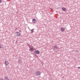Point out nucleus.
<instances>
[{
  "label": "nucleus",
  "mask_w": 80,
  "mask_h": 80,
  "mask_svg": "<svg viewBox=\"0 0 80 80\" xmlns=\"http://www.w3.org/2000/svg\"><path fill=\"white\" fill-rule=\"evenodd\" d=\"M29 50L30 52H32L35 50V48H34L32 46H29Z\"/></svg>",
  "instance_id": "f257e3e1"
},
{
  "label": "nucleus",
  "mask_w": 80,
  "mask_h": 80,
  "mask_svg": "<svg viewBox=\"0 0 80 80\" xmlns=\"http://www.w3.org/2000/svg\"><path fill=\"white\" fill-rule=\"evenodd\" d=\"M36 75L37 76H39L41 75V72L39 71H37L36 72Z\"/></svg>",
  "instance_id": "f03ea898"
},
{
  "label": "nucleus",
  "mask_w": 80,
  "mask_h": 80,
  "mask_svg": "<svg viewBox=\"0 0 80 80\" xmlns=\"http://www.w3.org/2000/svg\"><path fill=\"white\" fill-rule=\"evenodd\" d=\"M15 33L16 34V36L17 37H20V33L19 32H16Z\"/></svg>",
  "instance_id": "7ed1b4c3"
},
{
  "label": "nucleus",
  "mask_w": 80,
  "mask_h": 80,
  "mask_svg": "<svg viewBox=\"0 0 80 80\" xmlns=\"http://www.w3.org/2000/svg\"><path fill=\"white\" fill-rule=\"evenodd\" d=\"M34 52L35 53H36V54H38V55L40 54V51L38 50H37L34 51Z\"/></svg>",
  "instance_id": "20e7f679"
},
{
  "label": "nucleus",
  "mask_w": 80,
  "mask_h": 80,
  "mask_svg": "<svg viewBox=\"0 0 80 80\" xmlns=\"http://www.w3.org/2000/svg\"><path fill=\"white\" fill-rule=\"evenodd\" d=\"M62 10L63 12H66L67 11V9L65 8H62Z\"/></svg>",
  "instance_id": "39448f33"
},
{
  "label": "nucleus",
  "mask_w": 80,
  "mask_h": 80,
  "mask_svg": "<svg viewBox=\"0 0 80 80\" xmlns=\"http://www.w3.org/2000/svg\"><path fill=\"white\" fill-rule=\"evenodd\" d=\"M60 30L61 32H64V31H65V28L63 27L61 28L60 29Z\"/></svg>",
  "instance_id": "423d86ee"
},
{
  "label": "nucleus",
  "mask_w": 80,
  "mask_h": 80,
  "mask_svg": "<svg viewBox=\"0 0 80 80\" xmlns=\"http://www.w3.org/2000/svg\"><path fill=\"white\" fill-rule=\"evenodd\" d=\"M37 22V20H36V19H32V22L33 23H35Z\"/></svg>",
  "instance_id": "0eeeda50"
},
{
  "label": "nucleus",
  "mask_w": 80,
  "mask_h": 80,
  "mask_svg": "<svg viewBox=\"0 0 80 80\" xmlns=\"http://www.w3.org/2000/svg\"><path fill=\"white\" fill-rule=\"evenodd\" d=\"M5 65L6 66H7L8 65V62L7 61H5Z\"/></svg>",
  "instance_id": "6e6552de"
},
{
  "label": "nucleus",
  "mask_w": 80,
  "mask_h": 80,
  "mask_svg": "<svg viewBox=\"0 0 80 80\" xmlns=\"http://www.w3.org/2000/svg\"><path fill=\"white\" fill-rule=\"evenodd\" d=\"M53 48H54V49L56 48V49H58V47L57 46H53Z\"/></svg>",
  "instance_id": "1a4fd4ad"
},
{
  "label": "nucleus",
  "mask_w": 80,
  "mask_h": 80,
  "mask_svg": "<svg viewBox=\"0 0 80 80\" xmlns=\"http://www.w3.org/2000/svg\"><path fill=\"white\" fill-rule=\"evenodd\" d=\"M33 30H34V29H33L32 30H30L31 31V33H33V32H34V31H33Z\"/></svg>",
  "instance_id": "9d476101"
},
{
  "label": "nucleus",
  "mask_w": 80,
  "mask_h": 80,
  "mask_svg": "<svg viewBox=\"0 0 80 80\" xmlns=\"http://www.w3.org/2000/svg\"><path fill=\"white\" fill-rule=\"evenodd\" d=\"M18 62L19 63H21V59H18Z\"/></svg>",
  "instance_id": "9b49d317"
},
{
  "label": "nucleus",
  "mask_w": 80,
  "mask_h": 80,
  "mask_svg": "<svg viewBox=\"0 0 80 80\" xmlns=\"http://www.w3.org/2000/svg\"><path fill=\"white\" fill-rule=\"evenodd\" d=\"M2 2V0H0V3Z\"/></svg>",
  "instance_id": "f8f14e48"
},
{
  "label": "nucleus",
  "mask_w": 80,
  "mask_h": 80,
  "mask_svg": "<svg viewBox=\"0 0 80 80\" xmlns=\"http://www.w3.org/2000/svg\"><path fill=\"white\" fill-rule=\"evenodd\" d=\"M1 47H2V46H1V45H0V48H2Z\"/></svg>",
  "instance_id": "ddd939ff"
},
{
  "label": "nucleus",
  "mask_w": 80,
  "mask_h": 80,
  "mask_svg": "<svg viewBox=\"0 0 80 80\" xmlns=\"http://www.w3.org/2000/svg\"><path fill=\"white\" fill-rule=\"evenodd\" d=\"M78 68L79 69H80V67H78Z\"/></svg>",
  "instance_id": "4468645a"
},
{
  "label": "nucleus",
  "mask_w": 80,
  "mask_h": 80,
  "mask_svg": "<svg viewBox=\"0 0 80 80\" xmlns=\"http://www.w3.org/2000/svg\"><path fill=\"white\" fill-rule=\"evenodd\" d=\"M15 30H17V28H15Z\"/></svg>",
  "instance_id": "2eb2a0df"
},
{
  "label": "nucleus",
  "mask_w": 80,
  "mask_h": 80,
  "mask_svg": "<svg viewBox=\"0 0 80 80\" xmlns=\"http://www.w3.org/2000/svg\"><path fill=\"white\" fill-rule=\"evenodd\" d=\"M19 32H21V31H20V30L19 31Z\"/></svg>",
  "instance_id": "dca6fc26"
}]
</instances>
